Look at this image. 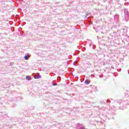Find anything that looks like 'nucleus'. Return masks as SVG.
<instances>
[{
	"label": "nucleus",
	"mask_w": 129,
	"mask_h": 129,
	"mask_svg": "<svg viewBox=\"0 0 129 129\" xmlns=\"http://www.w3.org/2000/svg\"><path fill=\"white\" fill-rule=\"evenodd\" d=\"M31 57V55H27L24 56V60H28Z\"/></svg>",
	"instance_id": "1"
},
{
	"label": "nucleus",
	"mask_w": 129,
	"mask_h": 129,
	"mask_svg": "<svg viewBox=\"0 0 129 129\" xmlns=\"http://www.w3.org/2000/svg\"><path fill=\"white\" fill-rule=\"evenodd\" d=\"M26 79L27 80H30L31 79V77H30V76H26Z\"/></svg>",
	"instance_id": "3"
},
{
	"label": "nucleus",
	"mask_w": 129,
	"mask_h": 129,
	"mask_svg": "<svg viewBox=\"0 0 129 129\" xmlns=\"http://www.w3.org/2000/svg\"><path fill=\"white\" fill-rule=\"evenodd\" d=\"M85 83L87 85L90 84V81L89 80H86L85 81Z\"/></svg>",
	"instance_id": "2"
}]
</instances>
